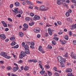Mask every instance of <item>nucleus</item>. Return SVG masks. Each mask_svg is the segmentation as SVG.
Returning a JSON list of instances; mask_svg holds the SVG:
<instances>
[{
	"label": "nucleus",
	"instance_id": "cd10ccee",
	"mask_svg": "<svg viewBox=\"0 0 76 76\" xmlns=\"http://www.w3.org/2000/svg\"><path fill=\"white\" fill-rule=\"evenodd\" d=\"M54 75L56 76H60L59 74H58V73L57 72H55V74H54Z\"/></svg>",
	"mask_w": 76,
	"mask_h": 76
},
{
	"label": "nucleus",
	"instance_id": "5fc2aeb1",
	"mask_svg": "<svg viewBox=\"0 0 76 76\" xmlns=\"http://www.w3.org/2000/svg\"><path fill=\"white\" fill-rule=\"evenodd\" d=\"M8 20H10V22H12V20L11 18H8Z\"/></svg>",
	"mask_w": 76,
	"mask_h": 76
},
{
	"label": "nucleus",
	"instance_id": "c03bdc74",
	"mask_svg": "<svg viewBox=\"0 0 76 76\" xmlns=\"http://www.w3.org/2000/svg\"><path fill=\"white\" fill-rule=\"evenodd\" d=\"M45 37H47L48 36V34L47 33H46L45 34Z\"/></svg>",
	"mask_w": 76,
	"mask_h": 76
},
{
	"label": "nucleus",
	"instance_id": "39448f33",
	"mask_svg": "<svg viewBox=\"0 0 76 76\" xmlns=\"http://www.w3.org/2000/svg\"><path fill=\"white\" fill-rule=\"evenodd\" d=\"M0 37L1 39H2V40H4L6 39V36L4 34L0 35Z\"/></svg>",
	"mask_w": 76,
	"mask_h": 76
},
{
	"label": "nucleus",
	"instance_id": "b1692460",
	"mask_svg": "<svg viewBox=\"0 0 76 76\" xmlns=\"http://www.w3.org/2000/svg\"><path fill=\"white\" fill-rule=\"evenodd\" d=\"M45 8V6H42L40 7V9H42V10L44 9Z\"/></svg>",
	"mask_w": 76,
	"mask_h": 76
},
{
	"label": "nucleus",
	"instance_id": "37998d69",
	"mask_svg": "<svg viewBox=\"0 0 76 76\" xmlns=\"http://www.w3.org/2000/svg\"><path fill=\"white\" fill-rule=\"evenodd\" d=\"M3 25L4 27H7V24H6V23H5L4 24H3Z\"/></svg>",
	"mask_w": 76,
	"mask_h": 76
},
{
	"label": "nucleus",
	"instance_id": "f8f14e48",
	"mask_svg": "<svg viewBox=\"0 0 76 76\" xmlns=\"http://www.w3.org/2000/svg\"><path fill=\"white\" fill-rule=\"evenodd\" d=\"M60 41L61 42V44L63 45H64V44L66 43V41L65 40H60Z\"/></svg>",
	"mask_w": 76,
	"mask_h": 76
},
{
	"label": "nucleus",
	"instance_id": "f03ea898",
	"mask_svg": "<svg viewBox=\"0 0 76 76\" xmlns=\"http://www.w3.org/2000/svg\"><path fill=\"white\" fill-rule=\"evenodd\" d=\"M26 56V54H25V52H23V51L21 52L20 53V54L19 56L20 58H23L25 56Z\"/></svg>",
	"mask_w": 76,
	"mask_h": 76
},
{
	"label": "nucleus",
	"instance_id": "4d7b16f0",
	"mask_svg": "<svg viewBox=\"0 0 76 76\" xmlns=\"http://www.w3.org/2000/svg\"><path fill=\"white\" fill-rule=\"evenodd\" d=\"M62 34H63V32H59L58 33V34H59V35H61Z\"/></svg>",
	"mask_w": 76,
	"mask_h": 76
},
{
	"label": "nucleus",
	"instance_id": "6e6d98bb",
	"mask_svg": "<svg viewBox=\"0 0 76 76\" xmlns=\"http://www.w3.org/2000/svg\"><path fill=\"white\" fill-rule=\"evenodd\" d=\"M13 4H11L10 5V7L11 9H12V8L13 7Z\"/></svg>",
	"mask_w": 76,
	"mask_h": 76
},
{
	"label": "nucleus",
	"instance_id": "3c124183",
	"mask_svg": "<svg viewBox=\"0 0 76 76\" xmlns=\"http://www.w3.org/2000/svg\"><path fill=\"white\" fill-rule=\"evenodd\" d=\"M26 21H29V18H26Z\"/></svg>",
	"mask_w": 76,
	"mask_h": 76
},
{
	"label": "nucleus",
	"instance_id": "de8ad7c7",
	"mask_svg": "<svg viewBox=\"0 0 76 76\" xmlns=\"http://www.w3.org/2000/svg\"><path fill=\"white\" fill-rule=\"evenodd\" d=\"M73 44L74 45H76V40L73 41Z\"/></svg>",
	"mask_w": 76,
	"mask_h": 76
},
{
	"label": "nucleus",
	"instance_id": "052dcab7",
	"mask_svg": "<svg viewBox=\"0 0 76 76\" xmlns=\"http://www.w3.org/2000/svg\"><path fill=\"white\" fill-rule=\"evenodd\" d=\"M48 7H46L45 9H44L43 10H44V11H46V10H48Z\"/></svg>",
	"mask_w": 76,
	"mask_h": 76
},
{
	"label": "nucleus",
	"instance_id": "49530a36",
	"mask_svg": "<svg viewBox=\"0 0 76 76\" xmlns=\"http://www.w3.org/2000/svg\"><path fill=\"white\" fill-rule=\"evenodd\" d=\"M16 17H18V18H20L21 17V15L20 14H19L18 15H17Z\"/></svg>",
	"mask_w": 76,
	"mask_h": 76
},
{
	"label": "nucleus",
	"instance_id": "f257e3e1",
	"mask_svg": "<svg viewBox=\"0 0 76 76\" xmlns=\"http://www.w3.org/2000/svg\"><path fill=\"white\" fill-rule=\"evenodd\" d=\"M57 58L61 64V67H64L65 66L63 64V62L64 63L66 62V59L63 58L62 57H61L60 56H58L57 57Z\"/></svg>",
	"mask_w": 76,
	"mask_h": 76
},
{
	"label": "nucleus",
	"instance_id": "a19ab883",
	"mask_svg": "<svg viewBox=\"0 0 76 76\" xmlns=\"http://www.w3.org/2000/svg\"><path fill=\"white\" fill-rule=\"evenodd\" d=\"M57 4H58V5H60V4H61V2L60 1L57 2Z\"/></svg>",
	"mask_w": 76,
	"mask_h": 76
},
{
	"label": "nucleus",
	"instance_id": "bf43d9fd",
	"mask_svg": "<svg viewBox=\"0 0 76 76\" xmlns=\"http://www.w3.org/2000/svg\"><path fill=\"white\" fill-rule=\"evenodd\" d=\"M53 69L54 70H55L56 72H57V68L54 67Z\"/></svg>",
	"mask_w": 76,
	"mask_h": 76
},
{
	"label": "nucleus",
	"instance_id": "6e6552de",
	"mask_svg": "<svg viewBox=\"0 0 76 76\" xmlns=\"http://www.w3.org/2000/svg\"><path fill=\"white\" fill-rule=\"evenodd\" d=\"M19 69V67L18 66H16L14 67L13 68V71L14 72H16L17 70Z\"/></svg>",
	"mask_w": 76,
	"mask_h": 76
},
{
	"label": "nucleus",
	"instance_id": "69168bd1",
	"mask_svg": "<svg viewBox=\"0 0 76 76\" xmlns=\"http://www.w3.org/2000/svg\"><path fill=\"white\" fill-rule=\"evenodd\" d=\"M71 54L70 55V56L72 57L73 56V52H71Z\"/></svg>",
	"mask_w": 76,
	"mask_h": 76
},
{
	"label": "nucleus",
	"instance_id": "f3484780",
	"mask_svg": "<svg viewBox=\"0 0 76 76\" xmlns=\"http://www.w3.org/2000/svg\"><path fill=\"white\" fill-rule=\"evenodd\" d=\"M39 50L40 51H41L43 50V49H42V46H40V47H39Z\"/></svg>",
	"mask_w": 76,
	"mask_h": 76
},
{
	"label": "nucleus",
	"instance_id": "338daca9",
	"mask_svg": "<svg viewBox=\"0 0 76 76\" xmlns=\"http://www.w3.org/2000/svg\"><path fill=\"white\" fill-rule=\"evenodd\" d=\"M68 11L69 12V13H72V11L71 9L69 10Z\"/></svg>",
	"mask_w": 76,
	"mask_h": 76
},
{
	"label": "nucleus",
	"instance_id": "4c0bfd02",
	"mask_svg": "<svg viewBox=\"0 0 76 76\" xmlns=\"http://www.w3.org/2000/svg\"><path fill=\"white\" fill-rule=\"evenodd\" d=\"M57 23L59 25H61V22L60 21H58Z\"/></svg>",
	"mask_w": 76,
	"mask_h": 76
},
{
	"label": "nucleus",
	"instance_id": "a211bd4d",
	"mask_svg": "<svg viewBox=\"0 0 76 76\" xmlns=\"http://www.w3.org/2000/svg\"><path fill=\"white\" fill-rule=\"evenodd\" d=\"M45 71L42 70L40 72V74H41V75H43L45 73Z\"/></svg>",
	"mask_w": 76,
	"mask_h": 76
},
{
	"label": "nucleus",
	"instance_id": "aec40b11",
	"mask_svg": "<svg viewBox=\"0 0 76 76\" xmlns=\"http://www.w3.org/2000/svg\"><path fill=\"white\" fill-rule=\"evenodd\" d=\"M48 76H51V75H52V73L50 71H48Z\"/></svg>",
	"mask_w": 76,
	"mask_h": 76
},
{
	"label": "nucleus",
	"instance_id": "9d476101",
	"mask_svg": "<svg viewBox=\"0 0 76 76\" xmlns=\"http://www.w3.org/2000/svg\"><path fill=\"white\" fill-rule=\"evenodd\" d=\"M72 72V69L70 68L67 69L65 71V72L67 73V72Z\"/></svg>",
	"mask_w": 76,
	"mask_h": 76
},
{
	"label": "nucleus",
	"instance_id": "412c9836",
	"mask_svg": "<svg viewBox=\"0 0 76 76\" xmlns=\"http://www.w3.org/2000/svg\"><path fill=\"white\" fill-rule=\"evenodd\" d=\"M24 70L26 71L28 70V67L27 66H25L24 68Z\"/></svg>",
	"mask_w": 76,
	"mask_h": 76
},
{
	"label": "nucleus",
	"instance_id": "5701e85b",
	"mask_svg": "<svg viewBox=\"0 0 76 76\" xmlns=\"http://www.w3.org/2000/svg\"><path fill=\"white\" fill-rule=\"evenodd\" d=\"M10 57H11L10 56H7H7H5V58H7V59H9V58H10Z\"/></svg>",
	"mask_w": 76,
	"mask_h": 76
},
{
	"label": "nucleus",
	"instance_id": "423d86ee",
	"mask_svg": "<svg viewBox=\"0 0 76 76\" xmlns=\"http://www.w3.org/2000/svg\"><path fill=\"white\" fill-rule=\"evenodd\" d=\"M17 9H14V10H12V12L15 13V15H16V14L18 13H20V11L16 10Z\"/></svg>",
	"mask_w": 76,
	"mask_h": 76
},
{
	"label": "nucleus",
	"instance_id": "a878e982",
	"mask_svg": "<svg viewBox=\"0 0 76 76\" xmlns=\"http://www.w3.org/2000/svg\"><path fill=\"white\" fill-rule=\"evenodd\" d=\"M66 15L67 17L69 16L70 15V13H69L68 12H67L66 13Z\"/></svg>",
	"mask_w": 76,
	"mask_h": 76
},
{
	"label": "nucleus",
	"instance_id": "a18cd8bd",
	"mask_svg": "<svg viewBox=\"0 0 76 76\" xmlns=\"http://www.w3.org/2000/svg\"><path fill=\"white\" fill-rule=\"evenodd\" d=\"M27 44H28V45H30L31 44V42H27Z\"/></svg>",
	"mask_w": 76,
	"mask_h": 76
},
{
	"label": "nucleus",
	"instance_id": "6ab92c4d",
	"mask_svg": "<svg viewBox=\"0 0 76 76\" xmlns=\"http://www.w3.org/2000/svg\"><path fill=\"white\" fill-rule=\"evenodd\" d=\"M25 53H26V54H30V52H29V49H28L27 50H26L25 51Z\"/></svg>",
	"mask_w": 76,
	"mask_h": 76
},
{
	"label": "nucleus",
	"instance_id": "20e7f679",
	"mask_svg": "<svg viewBox=\"0 0 76 76\" xmlns=\"http://www.w3.org/2000/svg\"><path fill=\"white\" fill-rule=\"evenodd\" d=\"M33 19L34 20H39L40 19V16L35 15L34 16V18H33Z\"/></svg>",
	"mask_w": 76,
	"mask_h": 76
},
{
	"label": "nucleus",
	"instance_id": "2f4dec72",
	"mask_svg": "<svg viewBox=\"0 0 76 76\" xmlns=\"http://www.w3.org/2000/svg\"><path fill=\"white\" fill-rule=\"evenodd\" d=\"M30 48H32V49L33 50L34 49V48H35V47H34V46L32 45H31L30 46Z\"/></svg>",
	"mask_w": 76,
	"mask_h": 76
},
{
	"label": "nucleus",
	"instance_id": "603ef678",
	"mask_svg": "<svg viewBox=\"0 0 76 76\" xmlns=\"http://www.w3.org/2000/svg\"><path fill=\"white\" fill-rule=\"evenodd\" d=\"M72 32L71 31L69 32V36H72Z\"/></svg>",
	"mask_w": 76,
	"mask_h": 76
},
{
	"label": "nucleus",
	"instance_id": "7ed1b4c3",
	"mask_svg": "<svg viewBox=\"0 0 76 76\" xmlns=\"http://www.w3.org/2000/svg\"><path fill=\"white\" fill-rule=\"evenodd\" d=\"M34 31L35 33H38L40 32V28H34Z\"/></svg>",
	"mask_w": 76,
	"mask_h": 76
},
{
	"label": "nucleus",
	"instance_id": "4468645a",
	"mask_svg": "<svg viewBox=\"0 0 76 76\" xmlns=\"http://www.w3.org/2000/svg\"><path fill=\"white\" fill-rule=\"evenodd\" d=\"M19 35L21 37H22L23 36V33L22 32H20L19 33Z\"/></svg>",
	"mask_w": 76,
	"mask_h": 76
},
{
	"label": "nucleus",
	"instance_id": "09e8293b",
	"mask_svg": "<svg viewBox=\"0 0 76 76\" xmlns=\"http://www.w3.org/2000/svg\"><path fill=\"white\" fill-rule=\"evenodd\" d=\"M33 61L34 63H37L38 61L36 59H33Z\"/></svg>",
	"mask_w": 76,
	"mask_h": 76
},
{
	"label": "nucleus",
	"instance_id": "f704fd0d",
	"mask_svg": "<svg viewBox=\"0 0 76 76\" xmlns=\"http://www.w3.org/2000/svg\"><path fill=\"white\" fill-rule=\"evenodd\" d=\"M64 57H68L67 53H66L64 55Z\"/></svg>",
	"mask_w": 76,
	"mask_h": 76
},
{
	"label": "nucleus",
	"instance_id": "774afa93",
	"mask_svg": "<svg viewBox=\"0 0 76 76\" xmlns=\"http://www.w3.org/2000/svg\"><path fill=\"white\" fill-rule=\"evenodd\" d=\"M5 31H9V29L8 28H6L5 29Z\"/></svg>",
	"mask_w": 76,
	"mask_h": 76
},
{
	"label": "nucleus",
	"instance_id": "e433bc0d",
	"mask_svg": "<svg viewBox=\"0 0 76 76\" xmlns=\"http://www.w3.org/2000/svg\"><path fill=\"white\" fill-rule=\"evenodd\" d=\"M76 55L74 54L73 55V56L72 57L74 59H76Z\"/></svg>",
	"mask_w": 76,
	"mask_h": 76
},
{
	"label": "nucleus",
	"instance_id": "473e14b6",
	"mask_svg": "<svg viewBox=\"0 0 76 76\" xmlns=\"http://www.w3.org/2000/svg\"><path fill=\"white\" fill-rule=\"evenodd\" d=\"M30 15L31 16L33 17L34 16V15H35L34 14V13L31 12L30 14Z\"/></svg>",
	"mask_w": 76,
	"mask_h": 76
},
{
	"label": "nucleus",
	"instance_id": "1a4fd4ad",
	"mask_svg": "<svg viewBox=\"0 0 76 76\" xmlns=\"http://www.w3.org/2000/svg\"><path fill=\"white\" fill-rule=\"evenodd\" d=\"M48 32L49 34L50 35H52V34H53V33H52V31H51V28H48Z\"/></svg>",
	"mask_w": 76,
	"mask_h": 76
},
{
	"label": "nucleus",
	"instance_id": "dca6fc26",
	"mask_svg": "<svg viewBox=\"0 0 76 76\" xmlns=\"http://www.w3.org/2000/svg\"><path fill=\"white\" fill-rule=\"evenodd\" d=\"M23 26L24 28H28V24H24L23 25Z\"/></svg>",
	"mask_w": 76,
	"mask_h": 76
},
{
	"label": "nucleus",
	"instance_id": "72a5a7b5",
	"mask_svg": "<svg viewBox=\"0 0 76 76\" xmlns=\"http://www.w3.org/2000/svg\"><path fill=\"white\" fill-rule=\"evenodd\" d=\"M46 68H47L48 69H50V66L48 65H47L45 66Z\"/></svg>",
	"mask_w": 76,
	"mask_h": 76
},
{
	"label": "nucleus",
	"instance_id": "864d4df0",
	"mask_svg": "<svg viewBox=\"0 0 76 76\" xmlns=\"http://www.w3.org/2000/svg\"><path fill=\"white\" fill-rule=\"evenodd\" d=\"M39 64V66H40V68L41 69L42 68V67H42V65L41 64Z\"/></svg>",
	"mask_w": 76,
	"mask_h": 76
},
{
	"label": "nucleus",
	"instance_id": "79ce46f5",
	"mask_svg": "<svg viewBox=\"0 0 76 76\" xmlns=\"http://www.w3.org/2000/svg\"><path fill=\"white\" fill-rule=\"evenodd\" d=\"M18 47H19V45H17L14 46L15 48H18Z\"/></svg>",
	"mask_w": 76,
	"mask_h": 76
},
{
	"label": "nucleus",
	"instance_id": "c756f323",
	"mask_svg": "<svg viewBox=\"0 0 76 76\" xmlns=\"http://www.w3.org/2000/svg\"><path fill=\"white\" fill-rule=\"evenodd\" d=\"M34 22H33L32 23H29V25L30 26H32V25H34Z\"/></svg>",
	"mask_w": 76,
	"mask_h": 76
},
{
	"label": "nucleus",
	"instance_id": "2eb2a0df",
	"mask_svg": "<svg viewBox=\"0 0 76 76\" xmlns=\"http://www.w3.org/2000/svg\"><path fill=\"white\" fill-rule=\"evenodd\" d=\"M67 21H68V22H72V19L70 18H67Z\"/></svg>",
	"mask_w": 76,
	"mask_h": 76
},
{
	"label": "nucleus",
	"instance_id": "0e129e2a",
	"mask_svg": "<svg viewBox=\"0 0 76 76\" xmlns=\"http://www.w3.org/2000/svg\"><path fill=\"white\" fill-rule=\"evenodd\" d=\"M9 39H7L5 40V42H9Z\"/></svg>",
	"mask_w": 76,
	"mask_h": 76
},
{
	"label": "nucleus",
	"instance_id": "e2e57ef3",
	"mask_svg": "<svg viewBox=\"0 0 76 76\" xmlns=\"http://www.w3.org/2000/svg\"><path fill=\"white\" fill-rule=\"evenodd\" d=\"M66 2L67 3H70V1L69 0H67L66 1Z\"/></svg>",
	"mask_w": 76,
	"mask_h": 76
},
{
	"label": "nucleus",
	"instance_id": "4be33fe9",
	"mask_svg": "<svg viewBox=\"0 0 76 76\" xmlns=\"http://www.w3.org/2000/svg\"><path fill=\"white\" fill-rule=\"evenodd\" d=\"M64 39H66V40H68L69 39V37H68L67 35H66L64 37Z\"/></svg>",
	"mask_w": 76,
	"mask_h": 76
},
{
	"label": "nucleus",
	"instance_id": "c85d7f7f",
	"mask_svg": "<svg viewBox=\"0 0 76 76\" xmlns=\"http://www.w3.org/2000/svg\"><path fill=\"white\" fill-rule=\"evenodd\" d=\"M16 44V42H13L11 43V45L14 46Z\"/></svg>",
	"mask_w": 76,
	"mask_h": 76
},
{
	"label": "nucleus",
	"instance_id": "7c9ffc66",
	"mask_svg": "<svg viewBox=\"0 0 76 76\" xmlns=\"http://www.w3.org/2000/svg\"><path fill=\"white\" fill-rule=\"evenodd\" d=\"M48 48H49V49H52V47L51 46V45H48Z\"/></svg>",
	"mask_w": 76,
	"mask_h": 76
},
{
	"label": "nucleus",
	"instance_id": "0eeeda50",
	"mask_svg": "<svg viewBox=\"0 0 76 76\" xmlns=\"http://www.w3.org/2000/svg\"><path fill=\"white\" fill-rule=\"evenodd\" d=\"M0 54L2 56H3V57L5 58L7 55V53L5 52H1Z\"/></svg>",
	"mask_w": 76,
	"mask_h": 76
},
{
	"label": "nucleus",
	"instance_id": "9b49d317",
	"mask_svg": "<svg viewBox=\"0 0 76 76\" xmlns=\"http://www.w3.org/2000/svg\"><path fill=\"white\" fill-rule=\"evenodd\" d=\"M20 4L18 2H16L14 4L15 6L16 7H18V6H19V4Z\"/></svg>",
	"mask_w": 76,
	"mask_h": 76
},
{
	"label": "nucleus",
	"instance_id": "58836bf2",
	"mask_svg": "<svg viewBox=\"0 0 76 76\" xmlns=\"http://www.w3.org/2000/svg\"><path fill=\"white\" fill-rule=\"evenodd\" d=\"M7 70H10L11 69H12V67L10 66H8L7 67Z\"/></svg>",
	"mask_w": 76,
	"mask_h": 76
},
{
	"label": "nucleus",
	"instance_id": "ddd939ff",
	"mask_svg": "<svg viewBox=\"0 0 76 76\" xmlns=\"http://www.w3.org/2000/svg\"><path fill=\"white\" fill-rule=\"evenodd\" d=\"M24 48L26 50H28L29 49V46H28V45H26L24 46Z\"/></svg>",
	"mask_w": 76,
	"mask_h": 76
},
{
	"label": "nucleus",
	"instance_id": "680f3d73",
	"mask_svg": "<svg viewBox=\"0 0 76 76\" xmlns=\"http://www.w3.org/2000/svg\"><path fill=\"white\" fill-rule=\"evenodd\" d=\"M31 42V45H31L34 46V45H35L34 43V42Z\"/></svg>",
	"mask_w": 76,
	"mask_h": 76
},
{
	"label": "nucleus",
	"instance_id": "393cba45",
	"mask_svg": "<svg viewBox=\"0 0 76 76\" xmlns=\"http://www.w3.org/2000/svg\"><path fill=\"white\" fill-rule=\"evenodd\" d=\"M10 39L12 41H13L14 40L15 41V38L14 37H12L10 38Z\"/></svg>",
	"mask_w": 76,
	"mask_h": 76
},
{
	"label": "nucleus",
	"instance_id": "bb28decb",
	"mask_svg": "<svg viewBox=\"0 0 76 76\" xmlns=\"http://www.w3.org/2000/svg\"><path fill=\"white\" fill-rule=\"evenodd\" d=\"M52 44H53V45H56V41L54 40L52 42Z\"/></svg>",
	"mask_w": 76,
	"mask_h": 76
},
{
	"label": "nucleus",
	"instance_id": "ea45409f",
	"mask_svg": "<svg viewBox=\"0 0 76 76\" xmlns=\"http://www.w3.org/2000/svg\"><path fill=\"white\" fill-rule=\"evenodd\" d=\"M28 61L29 63H30L31 62H33V59H32V60L30 59V60H28Z\"/></svg>",
	"mask_w": 76,
	"mask_h": 76
},
{
	"label": "nucleus",
	"instance_id": "c9c22d12",
	"mask_svg": "<svg viewBox=\"0 0 76 76\" xmlns=\"http://www.w3.org/2000/svg\"><path fill=\"white\" fill-rule=\"evenodd\" d=\"M53 39L56 41H58V38L57 37H55L53 38Z\"/></svg>",
	"mask_w": 76,
	"mask_h": 76
},
{
	"label": "nucleus",
	"instance_id": "8fccbe9b",
	"mask_svg": "<svg viewBox=\"0 0 76 76\" xmlns=\"http://www.w3.org/2000/svg\"><path fill=\"white\" fill-rule=\"evenodd\" d=\"M37 38H40V37H41V35L40 34H37Z\"/></svg>",
	"mask_w": 76,
	"mask_h": 76
},
{
	"label": "nucleus",
	"instance_id": "13d9d810",
	"mask_svg": "<svg viewBox=\"0 0 76 76\" xmlns=\"http://www.w3.org/2000/svg\"><path fill=\"white\" fill-rule=\"evenodd\" d=\"M72 2L74 3H76V0H72Z\"/></svg>",
	"mask_w": 76,
	"mask_h": 76
}]
</instances>
